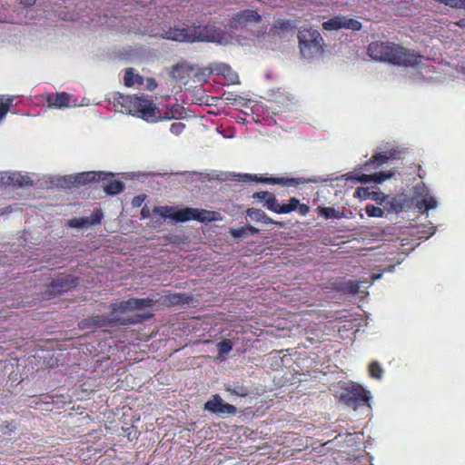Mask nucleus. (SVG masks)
Listing matches in <instances>:
<instances>
[{"mask_svg": "<svg viewBox=\"0 0 465 465\" xmlns=\"http://www.w3.org/2000/svg\"><path fill=\"white\" fill-rule=\"evenodd\" d=\"M160 300L155 298H132L122 303L121 308L128 310H143L150 308L158 302Z\"/></svg>", "mask_w": 465, "mask_h": 465, "instance_id": "15", "label": "nucleus"}, {"mask_svg": "<svg viewBox=\"0 0 465 465\" xmlns=\"http://www.w3.org/2000/svg\"><path fill=\"white\" fill-rule=\"evenodd\" d=\"M101 220V214L99 212H96L95 218L91 220L88 217H80V218H74L68 220V225L70 227L74 228H82L88 226L89 224H92L94 223H99Z\"/></svg>", "mask_w": 465, "mask_h": 465, "instance_id": "22", "label": "nucleus"}, {"mask_svg": "<svg viewBox=\"0 0 465 465\" xmlns=\"http://www.w3.org/2000/svg\"><path fill=\"white\" fill-rule=\"evenodd\" d=\"M317 213L325 219L339 218L340 213L333 207H318Z\"/></svg>", "mask_w": 465, "mask_h": 465, "instance_id": "26", "label": "nucleus"}, {"mask_svg": "<svg viewBox=\"0 0 465 465\" xmlns=\"http://www.w3.org/2000/svg\"><path fill=\"white\" fill-rule=\"evenodd\" d=\"M252 181L268 183V184H281L284 186H298L301 183L300 179L298 178H285V177H258L256 174L254 175H246Z\"/></svg>", "mask_w": 465, "mask_h": 465, "instance_id": "13", "label": "nucleus"}, {"mask_svg": "<svg viewBox=\"0 0 465 465\" xmlns=\"http://www.w3.org/2000/svg\"><path fill=\"white\" fill-rule=\"evenodd\" d=\"M0 98H3L2 96H0Z\"/></svg>", "mask_w": 465, "mask_h": 465, "instance_id": "49", "label": "nucleus"}, {"mask_svg": "<svg viewBox=\"0 0 465 465\" xmlns=\"http://www.w3.org/2000/svg\"><path fill=\"white\" fill-rule=\"evenodd\" d=\"M11 179L15 183H17L19 185H23L24 183H26L24 181V177H22L20 174L14 173Z\"/></svg>", "mask_w": 465, "mask_h": 465, "instance_id": "41", "label": "nucleus"}, {"mask_svg": "<svg viewBox=\"0 0 465 465\" xmlns=\"http://www.w3.org/2000/svg\"><path fill=\"white\" fill-rule=\"evenodd\" d=\"M298 42L301 54L304 57H312L322 52V37L312 28H302L298 32Z\"/></svg>", "mask_w": 465, "mask_h": 465, "instance_id": "4", "label": "nucleus"}, {"mask_svg": "<svg viewBox=\"0 0 465 465\" xmlns=\"http://www.w3.org/2000/svg\"><path fill=\"white\" fill-rule=\"evenodd\" d=\"M36 0H20L21 4L25 6H31L35 3Z\"/></svg>", "mask_w": 465, "mask_h": 465, "instance_id": "44", "label": "nucleus"}, {"mask_svg": "<svg viewBox=\"0 0 465 465\" xmlns=\"http://www.w3.org/2000/svg\"><path fill=\"white\" fill-rule=\"evenodd\" d=\"M365 212L369 217H382L384 211L378 206L373 204H368L365 208Z\"/></svg>", "mask_w": 465, "mask_h": 465, "instance_id": "29", "label": "nucleus"}, {"mask_svg": "<svg viewBox=\"0 0 465 465\" xmlns=\"http://www.w3.org/2000/svg\"><path fill=\"white\" fill-rule=\"evenodd\" d=\"M262 21V16L257 11L252 9H245L235 14L232 20L231 25L234 28L248 26L252 24H258Z\"/></svg>", "mask_w": 465, "mask_h": 465, "instance_id": "9", "label": "nucleus"}, {"mask_svg": "<svg viewBox=\"0 0 465 465\" xmlns=\"http://www.w3.org/2000/svg\"><path fill=\"white\" fill-rule=\"evenodd\" d=\"M369 373L371 378L380 380L383 375V369L378 361H372L369 365Z\"/></svg>", "mask_w": 465, "mask_h": 465, "instance_id": "27", "label": "nucleus"}, {"mask_svg": "<svg viewBox=\"0 0 465 465\" xmlns=\"http://www.w3.org/2000/svg\"><path fill=\"white\" fill-rule=\"evenodd\" d=\"M124 183L118 180V194L124 190Z\"/></svg>", "mask_w": 465, "mask_h": 465, "instance_id": "45", "label": "nucleus"}, {"mask_svg": "<svg viewBox=\"0 0 465 465\" xmlns=\"http://www.w3.org/2000/svg\"><path fill=\"white\" fill-rule=\"evenodd\" d=\"M12 102L13 98H0V122L5 117Z\"/></svg>", "mask_w": 465, "mask_h": 465, "instance_id": "31", "label": "nucleus"}, {"mask_svg": "<svg viewBox=\"0 0 465 465\" xmlns=\"http://www.w3.org/2000/svg\"><path fill=\"white\" fill-rule=\"evenodd\" d=\"M233 344L232 341L223 339L217 344L218 352L221 356L227 355L232 350Z\"/></svg>", "mask_w": 465, "mask_h": 465, "instance_id": "28", "label": "nucleus"}, {"mask_svg": "<svg viewBox=\"0 0 465 465\" xmlns=\"http://www.w3.org/2000/svg\"><path fill=\"white\" fill-rule=\"evenodd\" d=\"M163 38L178 42H189L193 43L199 41L201 38L196 35L195 28H169L164 32Z\"/></svg>", "mask_w": 465, "mask_h": 465, "instance_id": "8", "label": "nucleus"}, {"mask_svg": "<svg viewBox=\"0 0 465 465\" xmlns=\"http://www.w3.org/2000/svg\"><path fill=\"white\" fill-rule=\"evenodd\" d=\"M213 72L223 75H226V73L232 74L230 66L223 64L218 65L215 69L203 68L200 73H193V74L198 79V81L206 82Z\"/></svg>", "mask_w": 465, "mask_h": 465, "instance_id": "16", "label": "nucleus"}, {"mask_svg": "<svg viewBox=\"0 0 465 465\" xmlns=\"http://www.w3.org/2000/svg\"><path fill=\"white\" fill-rule=\"evenodd\" d=\"M299 206V200L295 197H292L287 204H280L276 200L271 211L276 213H290L297 209Z\"/></svg>", "mask_w": 465, "mask_h": 465, "instance_id": "21", "label": "nucleus"}, {"mask_svg": "<svg viewBox=\"0 0 465 465\" xmlns=\"http://www.w3.org/2000/svg\"><path fill=\"white\" fill-rule=\"evenodd\" d=\"M185 128V124L181 122L173 123L171 124L170 132L175 135H179Z\"/></svg>", "mask_w": 465, "mask_h": 465, "instance_id": "34", "label": "nucleus"}, {"mask_svg": "<svg viewBox=\"0 0 465 465\" xmlns=\"http://www.w3.org/2000/svg\"><path fill=\"white\" fill-rule=\"evenodd\" d=\"M222 215L219 212L200 209L199 222L200 223H211L221 221Z\"/></svg>", "mask_w": 465, "mask_h": 465, "instance_id": "24", "label": "nucleus"}, {"mask_svg": "<svg viewBox=\"0 0 465 465\" xmlns=\"http://www.w3.org/2000/svg\"><path fill=\"white\" fill-rule=\"evenodd\" d=\"M252 181L268 183V184H281L284 186H298L301 183L300 179L298 178H285V177H258L256 174L254 175H246Z\"/></svg>", "mask_w": 465, "mask_h": 465, "instance_id": "12", "label": "nucleus"}, {"mask_svg": "<svg viewBox=\"0 0 465 465\" xmlns=\"http://www.w3.org/2000/svg\"><path fill=\"white\" fill-rule=\"evenodd\" d=\"M293 26L292 25V22L290 20H287V21H278L277 23L274 24L273 25V30L276 32V33H281V32H283V31H288L290 29H292Z\"/></svg>", "mask_w": 465, "mask_h": 465, "instance_id": "32", "label": "nucleus"}, {"mask_svg": "<svg viewBox=\"0 0 465 465\" xmlns=\"http://www.w3.org/2000/svg\"><path fill=\"white\" fill-rule=\"evenodd\" d=\"M253 199H259L261 201H264L268 210L271 211L273 204L276 203V197L272 193L270 192H258L252 194Z\"/></svg>", "mask_w": 465, "mask_h": 465, "instance_id": "25", "label": "nucleus"}, {"mask_svg": "<svg viewBox=\"0 0 465 465\" xmlns=\"http://www.w3.org/2000/svg\"><path fill=\"white\" fill-rule=\"evenodd\" d=\"M150 214L149 209L145 206L141 210V215L143 218H147Z\"/></svg>", "mask_w": 465, "mask_h": 465, "instance_id": "43", "label": "nucleus"}, {"mask_svg": "<svg viewBox=\"0 0 465 465\" xmlns=\"http://www.w3.org/2000/svg\"><path fill=\"white\" fill-rule=\"evenodd\" d=\"M361 27L362 25L360 21L343 15H335L322 23V29L326 31H337L340 29L360 31Z\"/></svg>", "mask_w": 465, "mask_h": 465, "instance_id": "7", "label": "nucleus"}, {"mask_svg": "<svg viewBox=\"0 0 465 465\" xmlns=\"http://www.w3.org/2000/svg\"><path fill=\"white\" fill-rule=\"evenodd\" d=\"M114 174L110 173L84 172L75 175H69L64 178V186L86 184L92 182H103V187L107 194L116 193V183L113 181Z\"/></svg>", "mask_w": 465, "mask_h": 465, "instance_id": "3", "label": "nucleus"}, {"mask_svg": "<svg viewBox=\"0 0 465 465\" xmlns=\"http://www.w3.org/2000/svg\"><path fill=\"white\" fill-rule=\"evenodd\" d=\"M460 4H461L460 6H456L455 8L465 9V0H460Z\"/></svg>", "mask_w": 465, "mask_h": 465, "instance_id": "47", "label": "nucleus"}, {"mask_svg": "<svg viewBox=\"0 0 465 465\" xmlns=\"http://www.w3.org/2000/svg\"><path fill=\"white\" fill-rule=\"evenodd\" d=\"M227 391L242 397L246 396L248 393L247 389L243 386H236L233 389L228 388Z\"/></svg>", "mask_w": 465, "mask_h": 465, "instance_id": "35", "label": "nucleus"}, {"mask_svg": "<svg viewBox=\"0 0 465 465\" xmlns=\"http://www.w3.org/2000/svg\"><path fill=\"white\" fill-rule=\"evenodd\" d=\"M193 71L194 67L184 62L173 65L171 71V75L176 81L186 84L187 79L191 77Z\"/></svg>", "mask_w": 465, "mask_h": 465, "instance_id": "14", "label": "nucleus"}, {"mask_svg": "<svg viewBox=\"0 0 465 465\" xmlns=\"http://www.w3.org/2000/svg\"><path fill=\"white\" fill-rule=\"evenodd\" d=\"M340 398L346 406L356 410L360 406L369 405L371 395L362 386L351 384L344 389Z\"/></svg>", "mask_w": 465, "mask_h": 465, "instance_id": "6", "label": "nucleus"}, {"mask_svg": "<svg viewBox=\"0 0 465 465\" xmlns=\"http://www.w3.org/2000/svg\"><path fill=\"white\" fill-rule=\"evenodd\" d=\"M367 54L373 60L403 67H414L424 59L419 52L389 41L371 42Z\"/></svg>", "mask_w": 465, "mask_h": 465, "instance_id": "1", "label": "nucleus"}, {"mask_svg": "<svg viewBox=\"0 0 465 465\" xmlns=\"http://www.w3.org/2000/svg\"><path fill=\"white\" fill-rule=\"evenodd\" d=\"M247 236L255 235L259 232V230L252 225L246 226Z\"/></svg>", "mask_w": 465, "mask_h": 465, "instance_id": "42", "label": "nucleus"}, {"mask_svg": "<svg viewBox=\"0 0 465 465\" xmlns=\"http://www.w3.org/2000/svg\"><path fill=\"white\" fill-rule=\"evenodd\" d=\"M144 82L143 77L136 72L135 69L130 67L124 70V84L127 87L141 85Z\"/></svg>", "mask_w": 465, "mask_h": 465, "instance_id": "19", "label": "nucleus"}, {"mask_svg": "<svg viewBox=\"0 0 465 465\" xmlns=\"http://www.w3.org/2000/svg\"><path fill=\"white\" fill-rule=\"evenodd\" d=\"M158 84L153 77H149L145 80V89L148 91H153L157 88Z\"/></svg>", "mask_w": 465, "mask_h": 465, "instance_id": "37", "label": "nucleus"}, {"mask_svg": "<svg viewBox=\"0 0 465 465\" xmlns=\"http://www.w3.org/2000/svg\"><path fill=\"white\" fill-rule=\"evenodd\" d=\"M456 25H458L460 28H465V18L459 20L456 22Z\"/></svg>", "mask_w": 465, "mask_h": 465, "instance_id": "46", "label": "nucleus"}, {"mask_svg": "<svg viewBox=\"0 0 465 465\" xmlns=\"http://www.w3.org/2000/svg\"><path fill=\"white\" fill-rule=\"evenodd\" d=\"M393 175H394L393 171L379 172V173H371V174H361L358 180L363 183H371V182H373L375 183H381L384 181L391 178Z\"/></svg>", "mask_w": 465, "mask_h": 465, "instance_id": "18", "label": "nucleus"}, {"mask_svg": "<svg viewBox=\"0 0 465 465\" xmlns=\"http://www.w3.org/2000/svg\"><path fill=\"white\" fill-rule=\"evenodd\" d=\"M153 316V314L152 312H146V313H143V314H135V319H134L131 323H138V322H142L145 320H149L151 319L152 317Z\"/></svg>", "mask_w": 465, "mask_h": 465, "instance_id": "36", "label": "nucleus"}, {"mask_svg": "<svg viewBox=\"0 0 465 465\" xmlns=\"http://www.w3.org/2000/svg\"><path fill=\"white\" fill-rule=\"evenodd\" d=\"M391 159H396L395 152H382L378 153L371 156L370 160L365 162L362 165L363 169L367 172H371L379 168L380 166L386 163Z\"/></svg>", "mask_w": 465, "mask_h": 465, "instance_id": "11", "label": "nucleus"}, {"mask_svg": "<svg viewBox=\"0 0 465 465\" xmlns=\"http://www.w3.org/2000/svg\"><path fill=\"white\" fill-rule=\"evenodd\" d=\"M49 107L64 108L71 105V96L66 93H58L55 96L49 95L47 97Z\"/></svg>", "mask_w": 465, "mask_h": 465, "instance_id": "17", "label": "nucleus"}, {"mask_svg": "<svg viewBox=\"0 0 465 465\" xmlns=\"http://www.w3.org/2000/svg\"><path fill=\"white\" fill-rule=\"evenodd\" d=\"M437 206V201L434 197L430 196L424 198L419 204V208H424L425 211H429L430 209L436 208Z\"/></svg>", "mask_w": 465, "mask_h": 465, "instance_id": "30", "label": "nucleus"}, {"mask_svg": "<svg viewBox=\"0 0 465 465\" xmlns=\"http://www.w3.org/2000/svg\"><path fill=\"white\" fill-rule=\"evenodd\" d=\"M247 215L255 222H262L266 224H271L274 223L272 219H271L263 211L260 209H248Z\"/></svg>", "mask_w": 465, "mask_h": 465, "instance_id": "23", "label": "nucleus"}, {"mask_svg": "<svg viewBox=\"0 0 465 465\" xmlns=\"http://www.w3.org/2000/svg\"><path fill=\"white\" fill-rule=\"evenodd\" d=\"M153 213L159 214L163 218H170L178 223H183L191 220L199 222L200 209L191 207L177 209L173 206H157L154 207Z\"/></svg>", "mask_w": 465, "mask_h": 465, "instance_id": "5", "label": "nucleus"}, {"mask_svg": "<svg viewBox=\"0 0 465 465\" xmlns=\"http://www.w3.org/2000/svg\"><path fill=\"white\" fill-rule=\"evenodd\" d=\"M120 112L140 117L148 123H156L162 119L161 112L153 102L144 95L123 96L118 93Z\"/></svg>", "mask_w": 465, "mask_h": 465, "instance_id": "2", "label": "nucleus"}, {"mask_svg": "<svg viewBox=\"0 0 465 465\" xmlns=\"http://www.w3.org/2000/svg\"><path fill=\"white\" fill-rule=\"evenodd\" d=\"M118 324H124V322H121V320L118 318L117 320Z\"/></svg>", "mask_w": 465, "mask_h": 465, "instance_id": "48", "label": "nucleus"}, {"mask_svg": "<svg viewBox=\"0 0 465 465\" xmlns=\"http://www.w3.org/2000/svg\"><path fill=\"white\" fill-rule=\"evenodd\" d=\"M159 300V302H162V303L165 305H178L188 303L191 297L181 293H168Z\"/></svg>", "mask_w": 465, "mask_h": 465, "instance_id": "20", "label": "nucleus"}, {"mask_svg": "<svg viewBox=\"0 0 465 465\" xmlns=\"http://www.w3.org/2000/svg\"><path fill=\"white\" fill-rule=\"evenodd\" d=\"M204 409L217 414L234 415L237 412L235 406L223 402V399L218 394L213 395L205 402Z\"/></svg>", "mask_w": 465, "mask_h": 465, "instance_id": "10", "label": "nucleus"}, {"mask_svg": "<svg viewBox=\"0 0 465 465\" xmlns=\"http://www.w3.org/2000/svg\"><path fill=\"white\" fill-rule=\"evenodd\" d=\"M231 234L235 239H241L247 237L246 226L232 229Z\"/></svg>", "mask_w": 465, "mask_h": 465, "instance_id": "33", "label": "nucleus"}, {"mask_svg": "<svg viewBox=\"0 0 465 465\" xmlns=\"http://www.w3.org/2000/svg\"><path fill=\"white\" fill-rule=\"evenodd\" d=\"M347 290L351 293H357L359 291V283L356 282H349L347 284Z\"/></svg>", "mask_w": 465, "mask_h": 465, "instance_id": "40", "label": "nucleus"}, {"mask_svg": "<svg viewBox=\"0 0 465 465\" xmlns=\"http://www.w3.org/2000/svg\"><path fill=\"white\" fill-rule=\"evenodd\" d=\"M145 198H146L145 195H138V196L134 197L132 200V205L134 207H140L142 205V203H143V201L145 200Z\"/></svg>", "mask_w": 465, "mask_h": 465, "instance_id": "38", "label": "nucleus"}, {"mask_svg": "<svg viewBox=\"0 0 465 465\" xmlns=\"http://www.w3.org/2000/svg\"><path fill=\"white\" fill-rule=\"evenodd\" d=\"M296 210H298L299 213L303 216L307 215L310 213V207L305 203H301L300 202L299 206H297Z\"/></svg>", "mask_w": 465, "mask_h": 465, "instance_id": "39", "label": "nucleus"}]
</instances>
